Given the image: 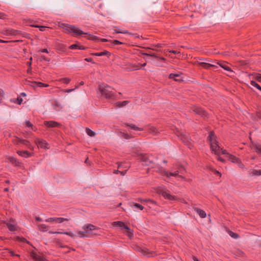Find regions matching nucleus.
Returning a JSON list of instances; mask_svg holds the SVG:
<instances>
[{
  "label": "nucleus",
  "instance_id": "f257e3e1",
  "mask_svg": "<svg viewBox=\"0 0 261 261\" xmlns=\"http://www.w3.org/2000/svg\"><path fill=\"white\" fill-rule=\"evenodd\" d=\"M208 140L210 141L212 151L218 155V160L219 161L222 162H225V159L220 156V154H223L222 151L223 150L219 146L216 136L213 132L210 133Z\"/></svg>",
  "mask_w": 261,
  "mask_h": 261
},
{
  "label": "nucleus",
  "instance_id": "f03ea898",
  "mask_svg": "<svg viewBox=\"0 0 261 261\" xmlns=\"http://www.w3.org/2000/svg\"><path fill=\"white\" fill-rule=\"evenodd\" d=\"M59 26L61 28L64 29V30L69 32L73 33L76 35H81L84 34L86 35V38L88 39L95 41L98 40V38L96 36H93L87 33H84L79 28L76 27L74 25H69L68 24L66 23H61L60 24Z\"/></svg>",
  "mask_w": 261,
  "mask_h": 261
},
{
  "label": "nucleus",
  "instance_id": "7ed1b4c3",
  "mask_svg": "<svg viewBox=\"0 0 261 261\" xmlns=\"http://www.w3.org/2000/svg\"><path fill=\"white\" fill-rule=\"evenodd\" d=\"M160 172L161 175L166 176L168 178H170L172 176L177 177L178 180H186V178L184 176L185 169L182 167H180L178 170L174 172H167L162 169Z\"/></svg>",
  "mask_w": 261,
  "mask_h": 261
},
{
  "label": "nucleus",
  "instance_id": "20e7f679",
  "mask_svg": "<svg viewBox=\"0 0 261 261\" xmlns=\"http://www.w3.org/2000/svg\"><path fill=\"white\" fill-rule=\"evenodd\" d=\"M83 231H78L76 232V236L80 238H85L89 236L90 234H96L95 231L97 230L96 227L92 224H86L83 226Z\"/></svg>",
  "mask_w": 261,
  "mask_h": 261
},
{
  "label": "nucleus",
  "instance_id": "39448f33",
  "mask_svg": "<svg viewBox=\"0 0 261 261\" xmlns=\"http://www.w3.org/2000/svg\"><path fill=\"white\" fill-rule=\"evenodd\" d=\"M98 90L101 94L105 96L106 98H110L114 96L113 89L107 85H99Z\"/></svg>",
  "mask_w": 261,
  "mask_h": 261
},
{
  "label": "nucleus",
  "instance_id": "423d86ee",
  "mask_svg": "<svg viewBox=\"0 0 261 261\" xmlns=\"http://www.w3.org/2000/svg\"><path fill=\"white\" fill-rule=\"evenodd\" d=\"M222 153L225 155L226 159L229 160L232 163L236 164L240 168H243L244 167V164L242 163L239 158L228 153L226 150H222Z\"/></svg>",
  "mask_w": 261,
  "mask_h": 261
},
{
  "label": "nucleus",
  "instance_id": "0eeeda50",
  "mask_svg": "<svg viewBox=\"0 0 261 261\" xmlns=\"http://www.w3.org/2000/svg\"><path fill=\"white\" fill-rule=\"evenodd\" d=\"M157 192L166 199L169 200H176L177 199L175 196L171 195L169 191L164 188H161L159 189Z\"/></svg>",
  "mask_w": 261,
  "mask_h": 261
},
{
  "label": "nucleus",
  "instance_id": "6e6552de",
  "mask_svg": "<svg viewBox=\"0 0 261 261\" xmlns=\"http://www.w3.org/2000/svg\"><path fill=\"white\" fill-rule=\"evenodd\" d=\"M35 143L38 146V148H41L43 149H48V144L43 140L39 139H36L35 141Z\"/></svg>",
  "mask_w": 261,
  "mask_h": 261
},
{
  "label": "nucleus",
  "instance_id": "1a4fd4ad",
  "mask_svg": "<svg viewBox=\"0 0 261 261\" xmlns=\"http://www.w3.org/2000/svg\"><path fill=\"white\" fill-rule=\"evenodd\" d=\"M215 63L216 64V65H219L224 70L231 72H233V71L231 69V68L230 67L229 65L227 62L225 61H216Z\"/></svg>",
  "mask_w": 261,
  "mask_h": 261
},
{
  "label": "nucleus",
  "instance_id": "9d476101",
  "mask_svg": "<svg viewBox=\"0 0 261 261\" xmlns=\"http://www.w3.org/2000/svg\"><path fill=\"white\" fill-rule=\"evenodd\" d=\"M6 224L10 231H14L17 229L16 223L14 220L7 221Z\"/></svg>",
  "mask_w": 261,
  "mask_h": 261
},
{
  "label": "nucleus",
  "instance_id": "9b49d317",
  "mask_svg": "<svg viewBox=\"0 0 261 261\" xmlns=\"http://www.w3.org/2000/svg\"><path fill=\"white\" fill-rule=\"evenodd\" d=\"M249 78L251 81L255 80L261 83V74L254 72L249 74Z\"/></svg>",
  "mask_w": 261,
  "mask_h": 261
},
{
  "label": "nucleus",
  "instance_id": "f8f14e48",
  "mask_svg": "<svg viewBox=\"0 0 261 261\" xmlns=\"http://www.w3.org/2000/svg\"><path fill=\"white\" fill-rule=\"evenodd\" d=\"M31 256L34 259V261H48L43 256L39 255L34 252H31Z\"/></svg>",
  "mask_w": 261,
  "mask_h": 261
},
{
  "label": "nucleus",
  "instance_id": "ddd939ff",
  "mask_svg": "<svg viewBox=\"0 0 261 261\" xmlns=\"http://www.w3.org/2000/svg\"><path fill=\"white\" fill-rule=\"evenodd\" d=\"M193 111L195 113L200 115L203 117L206 116V113L201 108L198 107H194L193 108Z\"/></svg>",
  "mask_w": 261,
  "mask_h": 261
},
{
  "label": "nucleus",
  "instance_id": "4468645a",
  "mask_svg": "<svg viewBox=\"0 0 261 261\" xmlns=\"http://www.w3.org/2000/svg\"><path fill=\"white\" fill-rule=\"evenodd\" d=\"M44 124L49 127H56L60 126L59 123L54 121H44Z\"/></svg>",
  "mask_w": 261,
  "mask_h": 261
},
{
  "label": "nucleus",
  "instance_id": "2eb2a0df",
  "mask_svg": "<svg viewBox=\"0 0 261 261\" xmlns=\"http://www.w3.org/2000/svg\"><path fill=\"white\" fill-rule=\"evenodd\" d=\"M20 143L24 144L28 147V148L31 150H34V146L31 144V143L26 140L20 139H16Z\"/></svg>",
  "mask_w": 261,
  "mask_h": 261
},
{
  "label": "nucleus",
  "instance_id": "dca6fc26",
  "mask_svg": "<svg viewBox=\"0 0 261 261\" xmlns=\"http://www.w3.org/2000/svg\"><path fill=\"white\" fill-rule=\"evenodd\" d=\"M17 31L13 29H9L4 30L2 31V33L5 35H16Z\"/></svg>",
  "mask_w": 261,
  "mask_h": 261
},
{
  "label": "nucleus",
  "instance_id": "f3484780",
  "mask_svg": "<svg viewBox=\"0 0 261 261\" xmlns=\"http://www.w3.org/2000/svg\"><path fill=\"white\" fill-rule=\"evenodd\" d=\"M169 78L170 79H173L175 81L180 82L182 81L181 76L178 74L171 73L169 75Z\"/></svg>",
  "mask_w": 261,
  "mask_h": 261
},
{
  "label": "nucleus",
  "instance_id": "a211bd4d",
  "mask_svg": "<svg viewBox=\"0 0 261 261\" xmlns=\"http://www.w3.org/2000/svg\"><path fill=\"white\" fill-rule=\"evenodd\" d=\"M178 137L185 144H188L190 142V138L189 137L185 134H180Z\"/></svg>",
  "mask_w": 261,
  "mask_h": 261
},
{
  "label": "nucleus",
  "instance_id": "6ab92c4d",
  "mask_svg": "<svg viewBox=\"0 0 261 261\" xmlns=\"http://www.w3.org/2000/svg\"><path fill=\"white\" fill-rule=\"evenodd\" d=\"M194 210L201 218H204L206 217V213L203 210L197 207H195Z\"/></svg>",
  "mask_w": 261,
  "mask_h": 261
},
{
  "label": "nucleus",
  "instance_id": "aec40b11",
  "mask_svg": "<svg viewBox=\"0 0 261 261\" xmlns=\"http://www.w3.org/2000/svg\"><path fill=\"white\" fill-rule=\"evenodd\" d=\"M200 65L205 69H209L210 67H217L216 64L215 63L214 64H210L204 62H201L199 63Z\"/></svg>",
  "mask_w": 261,
  "mask_h": 261
},
{
  "label": "nucleus",
  "instance_id": "412c9836",
  "mask_svg": "<svg viewBox=\"0 0 261 261\" xmlns=\"http://www.w3.org/2000/svg\"><path fill=\"white\" fill-rule=\"evenodd\" d=\"M17 153L21 156L28 158L32 155V153L28 151H18Z\"/></svg>",
  "mask_w": 261,
  "mask_h": 261
},
{
  "label": "nucleus",
  "instance_id": "4be33fe9",
  "mask_svg": "<svg viewBox=\"0 0 261 261\" xmlns=\"http://www.w3.org/2000/svg\"><path fill=\"white\" fill-rule=\"evenodd\" d=\"M112 225L113 226L119 227L120 228H123L124 229H125V227L127 226L122 221H115V222H114L112 223Z\"/></svg>",
  "mask_w": 261,
  "mask_h": 261
},
{
  "label": "nucleus",
  "instance_id": "5701e85b",
  "mask_svg": "<svg viewBox=\"0 0 261 261\" xmlns=\"http://www.w3.org/2000/svg\"><path fill=\"white\" fill-rule=\"evenodd\" d=\"M69 48L71 49H82V50H84V49H85V47L82 45H79V44H72V45H71Z\"/></svg>",
  "mask_w": 261,
  "mask_h": 261
},
{
  "label": "nucleus",
  "instance_id": "b1692460",
  "mask_svg": "<svg viewBox=\"0 0 261 261\" xmlns=\"http://www.w3.org/2000/svg\"><path fill=\"white\" fill-rule=\"evenodd\" d=\"M148 132L153 135H156L158 133L157 129L153 126H148Z\"/></svg>",
  "mask_w": 261,
  "mask_h": 261
},
{
  "label": "nucleus",
  "instance_id": "393cba45",
  "mask_svg": "<svg viewBox=\"0 0 261 261\" xmlns=\"http://www.w3.org/2000/svg\"><path fill=\"white\" fill-rule=\"evenodd\" d=\"M38 229L43 232L47 231L48 230V226L44 224L38 225Z\"/></svg>",
  "mask_w": 261,
  "mask_h": 261
},
{
  "label": "nucleus",
  "instance_id": "a878e982",
  "mask_svg": "<svg viewBox=\"0 0 261 261\" xmlns=\"http://www.w3.org/2000/svg\"><path fill=\"white\" fill-rule=\"evenodd\" d=\"M126 232L124 233L127 235L129 238H132L133 237V231L131 230L128 227H125Z\"/></svg>",
  "mask_w": 261,
  "mask_h": 261
},
{
  "label": "nucleus",
  "instance_id": "bb28decb",
  "mask_svg": "<svg viewBox=\"0 0 261 261\" xmlns=\"http://www.w3.org/2000/svg\"><path fill=\"white\" fill-rule=\"evenodd\" d=\"M128 103V101H127V100H125V101H123L122 102L118 101L116 103V107H117L118 108H121V107H123L126 106Z\"/></svg>",
  "mask_w": 261,
  "mask_h": 261
},
{
  "label": "nucleus",
  "instance_id": "cd10ccee",
  "mask_svg": "<svg viewBox=\"0 0 261 261\" xmlns=\"http://www.w3.org/2000/svg\"><path fill=\"white\" fill-rule=\"evenodd\" d=\"M253 148L258 154H261V145L258 144L253 145Z\"/></svg>",
  "mask_w": 261,
  "mask_h": 261
},
{
  "label": "nucleus",
  "instance_id": "c85d7f7f",
  "mask_svg": "<svg viewBox=\"0 0 261 261\" xmlns=\"http://www.w3.org/2000/svg\"><path fill=\"white\" fill-rule=\"evenodd\" d=\"M70 220L69 218H65L62 217H56V223H61L64 221H68Z\"/></svg>",
  "mask_w": 261,
  "mask_h": 261
},
{
  "label": "nucleus",
  "instance_id": "c756f323",
  "mask_svg": "<svg viewBox=\"0 0 261 261\" xmlns=\"http://www.w3.org/2000/svg\"><path fill=\"white\" fill-rule=\"evenodd\" d=\"M86 132L87 134L90 137H94L95 135V132L89 128H86Z\"/></svg>",
  "mask_w": 261,
  "mask_h": 261
},
{
  "label": "nucleus",
  "instance_id": "7c9ffc66",
  "mask_svg": "<svg viewBox=\"0 0 261 261\" xmlns=\"http://www.w3.org/2000/svg\"><path fill=\"white\" fill-rule=\"evenodd\" d=\"M58 81L63 82L65 84H68L71 81V79L68 77H64L59 79Z\"/></svg>",
  "mask_w": 261,
  "mask_h": 261
},
{
  "label": "nucleus",
  "instance_id": "2f4dec72",
  "mask_svg": "<svg viewBox=\"0 0 261 261\" xmlns=\"http://www.w3.org/2000/svg\"><path fill=\"white\" fill-rule=\"evenodd\" d=\"M114 32L117 34H130V33L127 30H114Z\"/></svg>",
  "mask_w": 261,
  "mask_h": 261
},
{
  "label": "nucleus",
  "instance_id": "473e14b6",
  "mask_svg": "<svg viewBox=\"0 0 261 261\" xmlns=\"http://www.w3.org/2000/svg\"><path fill=\"white\" fill-rule=\"evenodd\" d=\"M127 126H129L131 128L134 129L136 130H143V129L142 128L138 127L136 126L134 124H131L130 125L126 124Z\"/></svg>",
  "mask_w": 261,
  "mask_h": 261
},
{
  "label": "nucleus",
  "instance_id": "72a5a7b5",
  "mask_svg": "<svg viewBox=\"0 0 261 261\" xmlns=\"http://www.w3.org/2000/svg\"><path fill=\"white\" fill-rule=\"evenodd\" d=\"M16 240L18 242L29 243V242L25 238L22 237H17Z\"/></svg>",
  "mask_w": 261,
  "mask_h": 261
},
{
  "label": "nucleus",
  "instance_id": "f704fd0d",
  "mask_svg": "<svg viewBox=\"0 0 261 261\" xmlns=\"http://www.w3.org/2000/svg\"><path fill=\"white\" fill-rule=\"evenodd\" d=\"M34 83L35 84H36L37 85V86L39 87H48V84H44L41 82H34Z\"/></svg>",
  "mask_w": 261,
  "mask_h": 261
},
{
  "label": "nucleus",
  "instance_id": "c9c22d12",
  "mask_svg": "<svg viewBox=\"0 0 261 261\" xmlns=\"http://www.w3.org/2000/svg\"><path fill=\"white\" fill-rule=\"evenodd\" d=\"M250 84L251 86L256 87L257 89L261 91V87L257 84L255 81H251Z\"/></svg>",
  "mask_w": 261,
  "mask_h": 261
},
{
  "label": "nucleus",
  "instance_id": "e433bc0d",
  "mask_svg": "<svg viewBox=\"0 0 261 261\" xmlns=\"http://www.w3.org/2000/svg\"><path fill=\"white\" fill-rule=\"evenodd\" d=\"M108 54V52L107 51H101L99 53H96L93 54V55L96 56H102L104 55H106Z\"/></svg>",
  "mask_w": 261,
  "mask_h": 261
},
{
  "label": "nucleus",
  "instance_id": "4c0bfd02",
  "mask_svg": "<svg viewBox=\"0 0 261 261\" xmlns=\"http://www.w3.org/2000/svg\"><path fill=\"white\" fill-rule=\"evenodd\" d=\"M132 207H137L139 208L140 210H143L144 208V207L138 203H134V205H131Z\"/></svg>",
  "mask_w": 261,
  "mask_h": 261
},
{
  "label": "nucleus",
  "instance_id": "58836bf2",
  "mask_svg": "<svg viewBox=\"0 0 261 261\" xmlns=\"http://www.w3.org/2000/svg\"><path fill=\"white\" fill-rule=\"evenodd\" d=\"M45 222H49V223H52V222L56 223V217H51V218H47L45 220Z\"/></svg>",
  "mask_w": 261,
  "mask_h": 261
},
{
  "label": "nucleus",
  "instance_id": "ea45409f",
  "mask_svg": "<svg viewBox=\"0 0 261 261\" xmlns=\"http://www.w3.org/2000/svg\"><path fill=\"white\" fill-rule=\"evenodd\" d=\"M5 92L2 89L0 88V103L2 102L4 98Z\"/></svg>",
  "mask_w": 261,
  "mask_h": 261
},
{
  "label": "nucleus",
  "instance_id": "a19ab883",
  "mask_svg": "<svg viewBox=\"0 0 261 261\" xmlns=\"http://www.w3.org/2000/svg\"><path fill=\"white\" fill-rule=\"evenodd\" d=\"M79 88V86H75L74 89L62 90V91L65 93H70L73 91L75 89Z\"/></svg>",
  "mask_w": 261,
  "mask_h": 261
},
{
  "label": "nucleus",
  "instance_id": "79ce46f5",
  "mask_svg": "<svg viewBox=\"0 0 261 261\" xmlns=\"http://www.w3.org/2000/svg\"><path fill=\"white\" fill-rule=\"evenodd\" d=\"M252 174L253 175H261V170H253L252 171Z\"/></svg>",
  "mask_w": 261,
  "mask_h": 261
},
{
  "label": "nucleus",
  "instance_id": "37998d69",
  "mask_svg": "<svg viewBox=\"0 0 261 261\" xmlns=\"http://www.w3.org/2000/svg\"><path fill=\"white\" fill-rule=\"evenodd\" d=\"M9 161H10V162H11L12 164H15L16 165H17V164L18 163V162H17V160L13 158V157H10L9 158Z\"/></svg>",
  "mask_w": 261,
  "mask_h": 261
},
{
  "label": "nucleus",
  "instance_id": "c03bdc74",
  "mask_svg": "<svg viewBox=\"0 0 261 261\" xmlns=\"http://www.w3.org/2000/svg\"><path fill=\"white\" fill-rule=\"evenodd\" d=\"M31 26L35 28H38L41 31H44L45 30V29L46 28V27L40 26L37 25H31Z\"/></svg>",
  "mask_w": 261,
  "mask_h": 261
},
{
  "label": "nucleus",
  "instance_id": "a18cd8bd",
  "mask_svg": "<svg viewBox=\"0 0 261 261\" xmlns=\"http://www.w3.org/2000/svg\"><path fill=\"white\" fill-rule=\"evenodd\" d=\"M25 124L28 127H31L32 130H36V129L34 128L33 124L29 121H25Z\"/></svg>",
  "mask_w": 261,
  "mask_h": 261
},
{
  "label": "nucleus",
  "instance_id": "49530a36",
  "mask_svg": "<svg viewBox=\"0 0 261 261\" xmlns=\"http://www.w3.org/2000/svg\"><path fill=\"white\" fill-rule=\"evenodd\" d=\"M229 235L233 238L234 239H237L239 237V236L238 235V234L234 233V232H233L232 231H230L229 233Z\"/></svg>",
  "mask_w": 261,
  "mask_h": 261
},
{
  "label": "nucleus",
  "instance_id": "de8ad7c7",
  "mask_svg": "<svg viewBox=\"0 0 261 261\" xmlns=\"http://www.w3.org/2000/svg\"><path fill=\"white\" fill-rule=\"evenodd\" d=\"M141 201L150 202L151 203H152V204H155V202L154 200H151L149 199H141Z\"/></svg>",
  "mask_w": 261,
  "mask_h": 261
},
{
  "label": "nucleus",
  "instance_id": "09e8293b",
  "mask_svg": "<svg viewBox=\"0 0 261 261\" xmlns=\"http://www.w3.org/2000/svg\"><path fill=\"white\" fill-rule=\"evenodd\" d=\"M121 137L125 139H128L130 138L128 134L124 133H121Z\"/></svg>",
  "mask_w": 261,
  "mask_h": 261
},
{
  "label": "nucleus",
  "instance_id": "8fccbe9b",
  "mask_svg": "<svg viewBox=\"0 0 261 261\" xmlns=\"http://www.w3.org/2000/svg\"><path fill=\"white\" fill-rule=\"evenodd\" d=\"M167 53H172L173 54H180V52L179 51H178L177 50H167L166 51V55H168V54Z\"/></svg>",
  "mask_w": 261,
  "mask_h": 261
},
{
  "label": "nucleus",
  "instance_id": "3c124183",
  "mask_svg": "<svg viewBox=\"0 0 261 261\" xmlns=\"http://www.w3.org/2000/svg\"><path fill=\"white\" fill-rule=\"evenodd\" d=\"M140 68V64H134L133 66V70H138Z\"/></svg>",
  "mask_w": 261,
  "mask_h": 261
},
{
  "label": "nucleus",
  "instance_id": "603ef678",
  "mask_svg": "<svg viewBox=\"0 0 261 261\" xmlns=\"http://www.w3.org/2000/svg\"><path fill=\"white\" fill-rule=\"evenodd\" d=\"M63 234H66V235H68L71 237H73L75 236V234H74L73 233L71 232H64Z\"/></svg>",
  "mask_w": 261,
  "mask_h": 261
},
{
  "label": "nucleus",
  "instance_id": "864d4df0",
  "mask_svg": "<svg viewBox=\"0 0 261 261\" xmlns=\"http://www.w3.org/2000/svg\"><path fill=\"white\" fill-rule=\"evenodd\" d=\"M22 99L20 97H18L16 99V102L17 103H18V105H21V103L22 102Z\"/></svg>",
  "mask_w": 261,
  "mask_h": 261
},
{
  "label": "nucleus",
  "instance_id": "5fc2aeb1",
  "mask_svg": "<svg viewBox=\"0 0 261 261\" xmlns=\"http://www.w3.org/2000/svg\"><path fill=\"white\" fill-rule=\"evenodd\" d=\"M113 43H114V44H123V42H120V41H118V40H114V41H113Z\"/></svg>",
  "mask_w": 261,
  "mask_h": 261
},
{
  "label": "nucleus",
  "instance_id": "6e6d98bb",
  "mask_svg": "<svg viewBox=\"0 0 261 261\" xmlns=\"http://www.w3.org/2000/svg\"><path fill=\"white\" fill-rule=\"evenodd\" d=\"M85 60L87 62H91L92 63H94V62L93 61V59L91 58H85Z\"/></svg>",
  "mask_w": 261,
  "mask_h": 261
},
{
  "label": "nucleus",
  "instance_id": "4d7b16f0",
  "mask_svg": "<svg viewBox=\"0 0 261 261\" xmlns=\"http://www.w3.org/2000/svg\"><path fill=\"white\" fill-rule=\"evenodd\" d=\"M126 171H124V172H123V171L121 172V171H118V170H115V171H114V173L115 174H117L118 172H120V173H121V174L122 175H124L125 174V173H126Z\"/></svg>",
  "mask_w": 261,
  "mask_h": 261
},
{
  "label": "nucleus",
  "instance_id": "13d9d810",
  "mask_svg": "<svg viewBox=\"0 0 261 261\" xmlns=\"http://www.w3.org/2000/svg\"><path fill=\"white\" fill-rule=\"evenodd\" d=\"M5 18H6V15L0 12V19H5Z\"/></svg>",
  "mask_w": 261,
  "mask_h": 261
},
{
  "label": "nucleus",
  "instance_id": "bf43d9fd",
  "mask_svg": "<svg viewBox=\"0 0 261 261\" xmlns=\"http://www.w3.org/2000/svg\"><path fill=\"white\" fill-rule=\"evenodd\" d=\"M9 253H10L11 255V256H19V255L18 254H15L13 251H9Z\"/></svg>",
  "mask_w": 261,
  "mask_h": 261
},
{
  "label": "nucleus",
  "instance_id": "052dcab7",
  "mask_svg": "<svg viewBox=\"0 0 261 261\" xmlns=\"http://www.w3.org/2000/svg\"><path fill=\"white\" fill-rule=\"evenodd\" d=\"M40 51L42 53H48V50L46 48L42 49L40 50Z\"/></svg>",
  "mask_w": 261,
  "mask_h": 261
},
{
  "label": "nucleus",
  "instance_id": "680f3d73",
  "mask_svg": "<svg viewBox=\"0 0 261 261\" xmlns=\"http://www.w3.org/2000/svg\"><path fill=\"white\" fill-rule=\"evenodd\" d=\"M35 219L38 221H42V219L39 217H35Z\"/></svg>",
  "mask_w": 261,
  "mask_h": 261
},
{
  "label": "nucleus",
  "instance_id": "e2e57ef3",
  "mask_svg": "<svg viewBox=\"0 0 261 261\" xmlns=\"http://www.w3.org/2000/svg\"><path fill=\"white\" fill-rule=\"evenodd\" d=\"M9 42H10L9 41H6V40L0 39V43H8Z\"/></svg>",
  "mask_w": 261,
  "mask_h": 261
},
{
  "label": "nucleus",
  "instance_id": "0e129e2a",
  "mask_svg": "<svg viewBox=\"0 0 261 261\" xmlns=\"http://www.w3.org/2000/svg\"><path fill=\"white\" fill-rule=\"evenodd\" d=\"M41 59L42 60H44L45 61H49V60L47 59L44 56H42L41 57Z\"/></svg>",
  "mask_w": 261,
  "mask_h": 261
},
{
  "label": "nucleus",
  "instance_id": "69168bd1",
  "mask_svg": "<svg viewBox=\"0 0 261 261\" xmlns=\"http://www.w3.org/2000/svg\"><path fill=\"white\" fill-rule=\"evenodd\" d=\"M193 259L194 260V261H199V259L196 256H193Z\"/></svg>",
  "mask_w": 261,
  "mask_h": 261
},
{
  "label": "nucleus",
  "instance_id": "338daca9",
  "mask_svg": "<svg viewBox=\"0 0 261 261\" xmlns=\"http://www.w3.org/2000/svg\"><path fill=\"white\" fill-rule=\"evenodd\" d=\"M84 84V82L82 81L80 83V84L77 85L76 86H79V87H80V86H82V85H83Z\"/></svg>",
  "mask_w": 261,
  "mask_h": 261
},
{
  "label": "nucleus",
  "instance_id": "774afa93",
  "mask_svg": "<svg viewBox=\"0 0 261 261\" xmlns=\"http://www.w3.org/2000/svg\"><path fill=\"white\" fill-rule=\"evenodd\" d=\"M215 173L217 174H218V175H219L220 176H221L220 173L219 171H217V170H215Z\"/></svg>",
  "mask_w": 261,
  "mask_h": 261
}]
</instances>
